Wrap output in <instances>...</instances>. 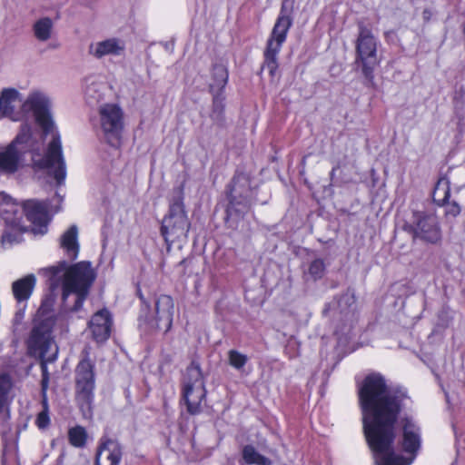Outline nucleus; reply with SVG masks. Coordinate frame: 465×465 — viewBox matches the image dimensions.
Masks as SVG:
<instances>
[{"mask_svg":"<svg viewBox=\"0 0 465 465\" xmlns=\"http://www.w3.org/2000/svg\"><path fill=\"white\" fill-rule=\"evenodd\" d=\"M138 296L142 302L140 321L143 319L151 324L152 327L167 332L173 324L174 303L169 295H160L154 301V313L149 314L150 306L144 297L138 291Z\"/></svg>","mask_w":465,"mask_h":465,"instance_id":"1a4fd4ad","label":"nucleus"},{"mask_svg":"<svg viewBox=\"0 0 465 465\" xmlns=\"http://www.w3.org/2000/svg\"><path fill=\"white\" fill-rule=\"evenodd\" d=\"M292 25V17L286 13L284 6L282 7L280 15L274 24L270 37L267 40L264 51V62L262 69H266L271 76H274L278 69L277 56L285 42L287 33Z\"/></svg>","mask_w":465,"mask_h":465,"instance_id":"39448f33","label":"nucleus"},{"mask_svg":"<svg viewBox=\"0 0 465 465\" xmlns=\"http://www.w3.org/2000/svg\"><path fill=\"white\" fill-rule=\"evenodd\" d=\"M325 270L323 260L315 259L312 261L309 267V272L314 279L322 278Z\"/></svg>","mask_w":465,"mask_h":465,"instance_id":"c756f323","label":"nucleus"},{"mask_svg":"<svg viewBox=\"0 0 465 465\" xmlns=\"http://www.w3.org/2000/svg\"><path fill=\"white\" fill-rule=\"evenodd\" d=\"M43 411H40L36 417L35 423L41 430L47 428L50 424V418L48 414V404L46 400L43 401Z\"/></svg>","mask_w":465,"mask_h":465,"instance_id":"c85d7f7f","label":"nucleus"},{"mask_svg":"<svg viewBox=\"0 0 465 465\" xmlns=\"http://www.w3.org/2000/svg\"><path fill=\"white\" fill-rule=\"evenodd\" d=\"M227 354L229 365L238 371H242L249 361L248 356L237 350H230Z\"/></svg>","mask_w":465,"mask_h":465,"instance_id":"bb28decb","label":"nucleus"},{"mask_svg":"<svg viewBox=\"0 0 465 465\" xmlns=\"http://www.w3.org/2000/svg\"><path fill=\"white\" fill-rule=\"evenodd\" d=\"M402 225V230L411 234L413 241L427 244H439L441 242V230L433 213L414 211Z\"/></svg>","mask_w":465,"mask_h":465,"instance_id":"20e7f679","label":"nucleus"},{"mask_svg":"<svg viewBox=\"0 0 465 465\" xmlns=\"http://www.w3.org/2000/svg\"><path fill=\"white\" fill-rule=\"evenodd\" d=\"M432 15V12L429 9H425L423 12H422V18L425 20V21H429Z\"/></svg>","mask_w":465,"mask_h":465,"instance_id":"f704fd0d","label":"nucleus"},{"mask_svg":"<svg viewBox=\"0 0 465 465\" xmlns=\"http://www.w3.org/2000/svg\"><path fill=\"white\" fill-rule=\"evenodd\" d=\"M14 381L5 371H0V427L10 419V404L13 400Z\"/></svg>","mask_w":465,"mask_h":465,"instance_id":"f3484780","label":"nucleus"},{"mask_svg":"<svg viewBox=\"0 0 465 465\" xmlns=\"http://www.w3.org/2000/svg\"><path fill=\"white\" fill-rule=\"evenodd\" d=\"M183 397L190 414L195 415L201 412V402L205 397V389L201 368L194 361L186 370Z\"/></svg>","mask_w":465,"mask_h":465,"instance_id":"f8f14e48","label":"nucleus"},{"mask_svg":"<svg viewBox=\"0 0 465 465\" xmlns=\"http://www.w3.org/2000/svg\"><path fill=\"white\" fill-rule=\"evenodd\" d=\"M60 248L71 261L77 258L79 252L78 229L75 225L70 226L59 239Z\"/></svg>","mask_w":465,"mask_h":465,"instance_id":"6ab92c4d","label":"nucleus"},{"mask_svg":"<svg viewBox=\"0 0 465 465\" xmlns=\"http://www.w3.org/2000/svg\"><path fill=\"white\" fill-rule=\"evenodd\" d=\"M88 382H89V391L91 390V387H92V383H93V374H92V370H91V366L89 365V380H88Z\"/></svg>","mask_w":465,"mask_h":465,"instance_id":"c9c22d12","label":"nucleus"},{"mask_svg":"<svg viewBox=\"0 0 465 465\" xmlns=\"http://www.w3.org/2000/svg\"><path fill=\"white\" fill-rule=\"evenodd\" d=\"M95 278H96L95 272L89 267V287L94 282Z\"/></svg>","mask_w":465,"mask_h":465,"instance_id":"72a5a7b5","label":"nucleus"},{"mask_svg":"<svg viewBox=\"0 0 465 465\" xmlns=\"http://www.w3.org/2000/svg\"><path fill=\"white\" fill-rule=\"evenodd\" d=\"M352 303H354V295L351 292H345L339 301V304L341 307L342 306V304L351 306Z\"/></svg>","mask_w":465,"mask_h":465,"instance_id":"2f4dec72","label":"nucleus"},{"mask_svg":"<svg viewBox=\"0 0 465 465\" xmlns=\"http://www.w3.org/2000/svg\"><path fill=\"white\" fill-rule=\"evenodd\" d=\"M213 114L219 118L224 110V96L223 92L215 91L213 93Z\"/></svg>","mask_w":465,"mask_h":465,"instance_id":"cd10ccee","label":"nucleus"},{"mask_svg":"<svg viewBox=\"0 0 465 465\" xmlns=\"http://www.w3.org/2000/svg\"><path fill=\"white\" fill-rule=\"evenodd\" d=\"M445 213H446V215H450L452 217H456L460 213V207L456 202H452V203L447 202Z\"/></svg>","mask_w":465,"mask_h":465,"instance_id":"7c9ffc66","label":"nucleus"},{"mask_svg":"<svg viewBox=\"0 0 465 465\" xmlns=\"http://www.w3.org/2000/svg\"><path fill=\"white\" fill-rule=\"evenodd\" d=\"M125 51V42L119 38H108L98 42L94 45V55L102 58L105 55H123Z\"/></svg>","mask_w":465,"mask_h":465,"instance_id":"a211bd4d","label":"nucleus"},{"mask_svg":"<svg viewBox=\"0 0 465 465\" xmlns=\"http://www.w3.org/2000/svg\"><path fill=\"white\" fill-rule=\"evenodd\" d=\"M21 94L15 88H4L0 93V117L18 122L29 112L15 111V104L21 102Z\"/></svg>","mask_w":465,"mask_h":465,"instance_id":"4468645a","label":"nucleus"},{"mask_svg":"<svg viewBox=\"0 0 465 465\" xmlns=\"http://www.w3.org/2000/svg\"><path fill=\"white\" fill-rule=\"evenodd\" d=\"M53 323L51 319L36 323L27 341L30 355L40 358L44 362L54 361L58 351L52 337Z\"/></svg>","mask_w":465,"mask_h":465,"instance_id":"423d86ee","label":"nucleus"},{"mask_svg":"<svg viewBox=\"0 0 465 465\" xmlns=\"http://www.w3.org/2000/svg\"><path fill=\"white\" fill-rule=\"evenodd\" d=\"M255 196V190L251 186V179L247 173H238L234 175L228 189V216L235 213H245L251 208Z\"/></svg>","mask_w":465,"mask_h":465,"instance_id":"9d476101","label":"nucleus"},{"mask_svg":"<svg viewBox=\"0 0 465 465\" xmlns=\"http://www.w3.org/2000/svg\"><path fill=\"white\" fill-rule=\"evenodd\" d=\"M359 33L355 42V63L361 64V72L365 78L371 80L373 71L379 64L377 54L378 39L365 25L360 23Z\"/></svg>","mask_w":465,"mask_h":465,"instance_id":"0eeeda50","label":"nucleus"},{"mask_svg":"<svg viewBox=\"0 0 465 465\" xmlns=\"http://www.w3.org/2000/svg\"><path fill=\"white\" fill-rule=\"evenodd\" d=\"M190 226L183 203L181 198H178L170 204L168 214L162 222V235L168 245L176 242H184Z\"/></svg>","mask_w":465,"mask_h":465,"instance_id":"6e6552de","label":"nucleus"},{"mask_svg":"<svg viewBox=\"0 0 465 465\" xmlns=\"http://www.w3.org/2000/svg\"><path fill=\"white\" fill-rule=\"evenodd\" d=\"M24 112H32L35 122L43 130L45 138L51 136L45 153L42 154L43 139L33 136L32 125L25 122L20 130L6 147H0V170L15 173L21 163L25 162V154L29 153L31 161L39 168L46 169L58 185L66 176L65 163L62 153L60 135L51 115V102L48 96L38 90L31 91L22 103Z\"/></svg>","mask_w":465,"mask_h":465,"instance_id":"f03ea898","label":"nucleus"},{"mask_svg":"<svg viewBox=\"0 0 465 465\" xmlns=\"http://www.w3.org/2000/svg\"><path fill=\"white\" fill-rule=\"evenodd\" d=\"M100 115L106 142L113 147L120 146L124 127L123 110L116 104H107L101 107Z\"/></svg>","mask_w":465,"mask_h":465,"instance_id":"ddd939ff","label":"nucleus"},{"mask_svg":"<svg viewBox=\"0 0 465 465\" xmlns=\"http://www.w3.org/2000/svg\"><path fill=\"white\" fill-rule=\"evenodd\" d=\"M408 400L404 389L390 387L379 373L367 375L359 386L362 430L376 465H411L420 448V428L411 419L405 418L401 446L410 456L393 450L396 424Z\"/></svg>","mask_w":465,"mask_h":465,"instance_id":"f257e3e1","label":"nucleus"},{"mask_svg":"<svg viewBox=\"0 0 465 465\" xmlns=\"http://www.w3.org/2000/svg\"><path fill=\"white\" fill-rule=\"evenodd\" d=\"M54 23L48 16L36 19L33 25L32 31L35 38L39 42H47L52 38Z\"/></svg>","mask_w":465,"mask_h":465,"instance_id":"4be33fe9","label":"nucleus"},{"mask_svg":"<svg viewBox=\"0 0 465 465\" xmlns=\"http://www.w3.org/2000/svg\"><path fill=\"white\" fill-rule=\"evenodd\" d=\"M213 83L210 84V91L214 93L215 91L223 92L227 82H228V71L223 64H215L213 67Z\"/></svg>","mask_w":465,"mask_h":465,"instance_id":"b1692460","label":"nucleus"},{"mask_svg":"<svg viewBox=\"0 0 465 465\" xmlns=\"http://www.w3.org/2000/svg\"><path fill=\"white\" fill-rule=\"evenodd\" d=\"M45 363L46 362L42 361V364H41L42 370H43V380H42L43 390L46 389L47 383H48V376H47V372H46Z\"/></svg>","mask_w":465,"mask_h":465,"instance_id":"473e14b6","label":"nucleus"},{"mask_svg":"<svg viewBox=\"0 0 465 465\" xmlns=\"http://www.w3.org/2000/svg\"><path fill=\"white\" fill-rule=\"evenodd\" d=\"M122 456V447L117 440H104L99 445L95 465H119Z\"/></svg>","mask_w":465,"mask_h":465,"instance_id":"dca6fc26","label":"nucleus"},{"mask_svg":"<svg viewBox=\"0 0 465 465\" xmlns=\"http://www.w3.org/2000/svg\"><path fill=\"white\" fill-rule=\"evenodd\" d=\"M36 283L34 274H28L15 281L12 284L13 294L17 302H24L30 298Z\"/></svg>","mask_w":465,"mask_h":465,"instance_id":"412c9836","label":"nucleus"},{"mask_svg":"<svg viewBox=\"0 0 465 465\" xmlns=\"http://www.w3.org/2000/svg\"><path fill=\"white\" fill-rule=\"evenodd\" d=\"M63 197L56 193L50 203L27 200L24 203V212L28 221L33 224L34 233L45 234L47 232V225L50 220V213L60 211Z\"/></svg>","mask_w":465,"mask_h":465,"instance_id":"9b49d317","label":"nucleus"},{"mask_svg":"<svg viewBox=\"0 0 465 465\" xmlns=\"http://www.w3.org/2000/svg\"><path fill=\"white\" fill-rule=\"evenodd\" d=\"M450 197V183L446 178L438 181L434 191L433 200L439 205H445Z\"/></svg>","mask_w":465,"mask_h":465,"instance_id":"393cba45","label":"nucleus"},{"mask_svg":"<svg viewBox=\"0 0 465 465\" xmlns=\"http://www.w3.org/2000/svg\"><path fill=\"white\" fill-rule=\"evenodd\" d=\"M113 319L107 309H102L96 312L92 320L89 321V329L91 330L93 339L97 343H102L108 340L111 334Z\"/></svg>","mask_w":465,"mask_h":465,"instance_id":"2eb2a0df","label":"nucleus"},{"mask_svg":"<svg viewBox=\"0 0 465 465\" xmlns=\"http://www.w3.org/2000/svg\"><path fill=\"white\" fill-rule=\"evenodd\" d=\"M242 457L246 465H272V460L260 454L251 444L242 447Z\"/></svg>","mask_w":465,"mask_h":465,"instance_id":"5701e85b","label":"nucleus"},{"mask_svg":"<svg viewBox=\"0 0 465 465\" xmlns=\"http://www.w3.org/2000/svg\"><path fill=\"white\" fill-rule=\"evenodd\" d=\"M49 277L50 288L54 290L62 280L63 299L71 293L76 295L74 310L78 311L84 305L87 294V262H80L72 266L63 261L57 265L45 269Z\"/></svg>","mask_w":465,"mask_h":465,"instance_id":"7ed1b4c3","label":"nucleus"},{"mask_svg":"<svg viewBox=\"0 0 465 465\" xmlns=\"http://www.w3.org/2000/svg\"><path fill=\"white\" fill-rule=\"evenodd\" d=\"M6 199V195L0 193V203H4Z\"/></svg>","mask_w":465,"mask_h":465,"instance_id":"e433bc0d","label":"nucleus"},{"mask_svg":"<svg viewBox=\"0 0 465 465\" xmlns=\"http://www.w3.org/2000/svg\"><path fill=\"white\" fill-rule=\"evenodd\" d=\"M87 434L82 426H74L68 430V440L75 448H83L85 445Z\"/></svg>","mask_w":465,"mask_h":465,"instance_id":"a878e982","label":"nucleus"},{"mask_svg":"<svg viewBox=\"0 0 465 465\" xmlns=\"http://www.w3.org/2000/svg\"><path fill=\"white\" fill-rule=\"evenodd\" d=\"M75 389L76 399L81 407H84L87 404V361L85 359H83L76 367Z\"/></svg>","mask_w":465,"mask_h":465,"instance_id":"aec40b11","label":"nucleus"}]
</instances>
